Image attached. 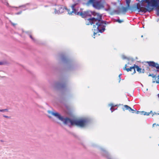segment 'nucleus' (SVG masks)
I'll use <instances>...</instances> for the list:
<instances>
[{
    "label": "nucleus",
    "instance_id": "f257e3e1",
    "mask_svg": "<svg viewBox=\"0 0 159 159\" xmlns=\"http://www.w3.org/2000/svg\"><path fill=\"white\" fill-rule=\"evenodd\" d=\"M81 0H77L71 6L72 9L71 11H70V9H67L66 7H63L61 5H57L55 9L54 13L55 14H60L63 12L64 9H65L70 15H72L74 14L75 15L81 16L83 18H85L87 16H90L93 15L95 17L90 18L87 19L86 21V24L89 25L96 23L95 25H93V27L94 29L92 30L93 31V36L97 34L99 32L103 33L105 30V25L108 23L102 20V14H100L95 11H83V9L82 8H80L79 10V8L77 5L81 2Z\"/></svg>",
    "mask_w": 159,
    "mask_h": 159
},
{
    "label": "nucleus",
    "instance_id": "f03ea898",
    "mask_svg": "<svg viewBox=\"0 0 159 159\" xmlns=\"http://www.w3.org/2000/svg\"><path fill=\"white\" fill-rule=\"evenodd\" d=\"M140 2L142 3L143 2L147 3L145 10L141 9L140 6H138L137 5L132 7L131 10L135 11L138 10L139 12L145 13L147 11H151L153 10L154 8H157L159 6V0H141Z\"/></svg>",
    "mask_w": 159,
    "mask_h": 159
},
{
    "label": "nucleus",
    "instance_id": "7ed1b4c3",
    "mask_svg": "<svg viewBox=\"0 0 159 159\" xmlns=\"http://www.w3.org/2000/svg\"><path fill=\"white\" fill-rule=\"evenodd\" d=\"M47 112L48 113L52 114L63 121L65 124H67L68 123H70L71 125H77V120L71 119L68 118H64L58 113H55L50 110H48Z\"/></svg>",
    "mask_w": 159,
    "mask_h": 159
},
{
    "label": "nucleus",
    "instance_id": "20e7f679",
    "mask_svg": "<svg viewBox=\"0 0 159 159\" xmlns=\"http://www.w3.org/2000/svg\"><path fill=\"white\" fill-rule=\"evenodd\" d=\"M67 79L65 77L61 78L59 81L56 83L55 87L58 89L66 91L67 90L66 86Z\"/></svg>",
    "mask_w": 159,
    "mask_h": 159
},
{
    "label": "nucleus",
    "instance_id": "39448f33",
    "mask_svg": "<svg viewBox=\"0 0 159 159\" xmlns=\"http://www.w3.org/2000/svg\"><path fill=\"white\" fill-rule=\"evenodd\" d=\"M86 4L88 6L91 4L93 7L98 10L101 9L104 7L103 2L101 0H89L87 2Z\"/></svg>",
    "mask_w": 159,
    "mask_h": 159
},
{
    "label": "nucleus",
    "instance_id": "423d86ee",
    "mask_svg": "<svg viewBox=\"0 0 159 159\" xmlns=\"http://www.w3.org/2000/svg\"><path fill=\"white\" fill-rule=\"evenodd\" d=\"M62 61L66 64L67 68L69 70H72L74 67V65L73 61L68 57L65 54H62L61 55Z\"/></svg>",
    "mask_w": 159,
    "mask_h": 159
},
{
    "label": "nucleus",
    "instance_id": "0eeeda50",
    "mask_svg": "<svg viewBox=\"0 0 159 159\" xmlns=\"http://www.w3.org/2000/svg\"><path fill=\"white\" fill-rule=\"evenodd\" d=\"M88 122L87 119H84L80 120H77L76 125L83 127Z\"/></svg>",
    "mask_w": 159,
    "mask_h": 159
},
{
    "label": "nucleus",
    "instance_id": "6e6552de",
    "mask_svg": "<svg viewBox=\"0 0 159 159\" xmlns=\"http://www.w3.org/2000/svg\"><path fill=\"white\" fill-rule=\"evenodd\" d=\"M101 153L103 156L106 157L107 159H112L108 153L104 148H101Z\"/></svg>",
    "mask_w": 159,
    "mask_h": 159
},
{
    "label": "nucleus",
    "instance_id": "1a4fd4ad",
    "mask_svg": "<svg viewBox=\"0 0 159 159\" xmlns=\"http://www.w3.org/2000/svg\"><path fill=\"white\" fill-rule=\"evenodd\" d=\"M149 66L155 67L157 69H159V65L156 63L154 61H149L148 62Z\"/></svg>",
    "mask_w": 159,
    "mask_h": 159
},
{
    "label": "nucleus",
    "instance_id": "9d476101",
    "mask_svg": "<svg viewBox=\"0 0 159 159\" xmlns=\"http://www.w3.org/2000/svg\"><path fill=\"white\" fill-rule=\"evenodd\" d=\"M124 70H126L128 72H129L130 71H132V70H133V73L132 74H134L136 72L134 66L131 67H130V68H129L124 69Z\"/></svg>",
    "mask_w": 159,
    "mask_h": 159
},
{
    "label": "nucleus",
    "instance_id": "9b49d317",
    "mask_svg": "<svg viewBox=\"0 0 159 159\" xmlns=\"http://www.w3.org/2000/svg\"><path fill=\"white\" fill-rule=\"evenodd\" d=\"M26 33L29 35L30 37L33 41H34V42H36V40L32 36L31 34V32L30 31H26Z\"/></svg>",
    "mask_w": 159,
    "mask_h": 159
},
{
    "label": "nucleus",
    "instance_id": "f8f14e48",
    "mask_svg": "<svg viewBox=\"0 0 159 159\" xmlns=\"http://www.w3.org/2000/svg\"><path fill=\"white\" fill-rule=\"evenodd\" d=\"M120 12V11L119 10H114L111 12V15H113L115 13H116L117 14H119Z\"/></svg>",
    "mask_w": 159,
    "mask_h": 159
},
{
    "label": "nucleus",
    "instance_id": "ddd939ff",
    "mask_svg": "<svg viewBox=\"0 0 159 159\" xmlns=\"http://www.w3.org/2000/svg\"><path fill=\"white\" fill-rule=\"evenodd\" d=\"M148 76H152L153 78H155L154 80H153L152 82L153 83H155V82H156V81H155V80H156V78L157 77L158 78V76L157 77L156 75H154L153 74H150Z\"/></svg>",
    "mask_w": 159,
    "mask_h": 159
},
{
    "label": "nucleus",
    "instance_id": "4468645a",
    "mask_svg": "<svg viewBox=\"0 0 159 159\" xmlns=\"http://www.w3.org/2000/svg\"><path fill=\"white\" fill-rule=\"evenodd\" d=\"M130 7H128V6L127 5L126 7H122V9L123 12H126L128 10V9Z\"/></svg>",
    "mask_w": 159,
    "mask_h": 159
},
{
    "label": "nucleus",
    "instance_id": "2eb2a0df",
    "mask_svg": "<svg viewBox=\"0 0 159 159\" xmlns=\"http://www.w3.org/2000/svg\"><path fill=\"white\" fill-rule=\"evenodd\" d=\"M152 112V111H151L150 112H147L144 111H141V114L144 115H149V114Z\"/></svg>",
    "mask_w": 159,
    "mask_h": 159
},
{
    "label": "nucleus",
    "instance_id": "dca6fc26",
    "mask_svg": "<svg viewBox=\"0 0 159 159\" xmlns=\"http://www.w3.org/2000/svg\"><path fill=\"white\" fill-rule=\"evenodd\" d=\"M135 66V68H136V70L137 71L139 72V73H141V69L137 65H134Z\"/></svg>",
    "mask_w": 159,
    "mask_h": 159
},
{
    "label": "nucleus",
    "instance_id": "f3484780",
    "mask_svg": "<svg viewBox=\"0 0 159 159\" xmlns=\"http://www.w3.org/2000/svg\"><path fill=\"white\" fill-rule=\"evenodd\" d=\"M109 106H111V108H110V110L111 111V112H112L114 110H115V109H113V107L115 106H114L113 104H109Z\"/></svg>",
    "mask_w": 159,
    "mask_h": 159
},
{
    "label": "nucleus",
    "instance_id": "a211bd4d",
    "mask_svg": "<svg viewBox=\"0 0 159 159\" xmlns=\"http://www.w3.org/2000/svg\"><path fill=\"white\" fill-rule=\"evenodd\" d=\"M126 3L127 4V5L128 6V7H130V4L131 2V0H125Z\"/></svg>",
    "mask_w": 159,
    "mask_h": 159
},
{
    "label": "nucleus",
    "instance_id": "6ab92c4d",
    "mask_svg": "<svg viewBox=\"0 0 159 159\" xmlns=\"http://www.w3.org/2000/svg\"><path fill=\"white\" fill-rule=\"evenodd\" d=\"M124 107L125 108L126 110H128L129 111L130 107L127 105H124Z\"/></svg>",
    "mask_w": 159,
    "mask_h": 159
},
{
    "label": "nucleus",
    "instance_id": "aec40b11",
    "mask_svg": "<svg viewBox=\"0 0 159 159\" xmlns=\"http://www.w3.org/2000/svg\"><path fill=\"white\" fill-rule=\"evenodd\" d=\"M2 2L5 4H6L7 6H9V4L6 0H4V1H3L2 0Z\"/></svg>",
    "mask_w": 159,
    "mask_h": 159
},
{
    "label": "nucleus",
    "instance_id": "412c9836",
    "mask_svg": "<svg viewBox=\"0 0 159 159\" xmlns=\"http://www.w3.org/2000/svg\"><path fill=\"white\" fill-rule=\"evenodd\" d=\"M137 111L136 110H134V109H132L130 107V108L129 110V111L131 112L132 113H134L135 111Z\"/></svg>",
    "mask_w": 159,
    "mask_h": 159
},
{
    "label": "nucleus",
    "instance_id": "4be33fe9",
    "mask_svg": "<svg viewBox=\"0 0 159 159\" xmlns=\"http://www.w3.org/2000/svg\"><path fill=\"white\" fill-rule=\"evenodd\" d=\"M116 21L120 23L124 21L123 20H120L119 19L116 20Z\"/></svg>",
    "mask_w": 159,
    "mask_h": 159
},
{
    "label": "nucleus",
    "instance_id": "5701e85b",
    "mask_svg": "<svg viewBox=\"0 0 159 159\" xmlns=\"http://www.w3.org/2000/svg\"><path fill=\"white\" fill-rule=\"evenodd\" d=\"M29 4L28 3H27L25 4H24V5H21V6H20L19 7H26V6L28 5Z\"/></svg>",
    "mask_w": 159,
    "mask_h": 159
},
{
    "label": "nucleus",
    "instance_id": "b1692460",
    "mask_svg": "<svg viewBox=\"0 0 159 159\" xmlns=\"http://www.w3.org/2000/svg\"><path fill=\"white\" fill-rule=\"evenodd\" d=\"M156 8V10L157 11V16H159V9L157 8Z\"/></svg>",
    "mask_w": 159,
    "mask_h": 159
},
{
    "label": "nucleus",
    "instance_id": "393cba45",
    "mask_svg": "<svg viewBox=\"0 0 159 159\" xmlns=\"http://www.w3.org/2000/svg\"><path fill=\"white\" fill-rule=\"evenodd\" d=\"M122 74H120L119 75V83L120 82V80H121V77H120V76H121Z\"/></svg>",
    "mask_w": 159,
    "mask_h": 159
},
{
    "label": "nucleus",
    "instance_id": "a878e982",
    "mask_svg": "<svg viewBox=\"0 0 159 159\" xmlns=\"http://www.w3.org/2000/svg\"><path fill=\"white\" fill-rule=\"evenodd\" d=\"M158 78H157V80L156 81V83H159V75H158Z\"/></svg>",
    "mask_w": 159,
    "mask_h": 159
},
{
    "label": "nucleus",
    "instance_id": "bb28decb",
    "mask_svg": "<svg viewBox=\"0 0 159 159\" xmlns=\"http://www.w3.org/2000/svg\"><path fill=\"white\" fill-rule=\"evenodd\" d=\"M122 57L123 59H125L127 58L124 55H122Z\"/></svg>",
    "mask_w": 159,
    "mask_h": 159
},
{
    "label": "nucleus",
    "instance_id": "cd10ccee",
    "mask_svg": "<svg viewBox=\"0 0 159 159\" xmlns=\"http://www.w3.org/2000/svg\"><path fill=\"white\" fill-rule=\"evenodd\" d=\"M22 11H20L19 12L17 13H16V15L20 14L22 13Z\"/></svg>",
    "mask_w": 159,
    "mask_h": 159
},
{
    "label": "nucleus",
    "instance_id": "c85d7f7f",
    "mask_svg": "<svg viewBox=\"0 0 159 159\" xmlns=\"http://www.w3.org/2000/svg\"><path fill=\"white\" fill-rule=\"evenodd\" d=\"M3 116L4 117H5V118H10V117H9V116H7L3 115Z\"/></svg>",
    "mask_w": 159,
    "mask_h": 159
},
{
    "label": "nucleus",
    "instance_id": "c756f323",
    "mask_svg": "<svg viewBox=\"0 0 159 159\" xmlns=\"http://www.w3.org/2000/svg\"><path fill=\"white\" fill-rule=\"evenodd\" d=\"M10 22H11V25H13V26H15L16 25V24H15V23H13V22H11V21H10Z\"/></svg>",
    "mask_w": 159,
    "mask_h": 159
},
{
    "label": "nucleus",
    "instance_id": "7c9ffc66",
    "mask_svg": "<svg viewBox=\"0 0 159 159\" xmlns=\"http://www.w3.org/2000/svg\"><path fill=\"white\" fill-rule=\"evenodd\" d=\"M142 70L141 73H144L145 70H144V69H142V70Z\"/></svg>",
    "mask_w": 159,
    "mask_h": 159
},
{
    "label": "nucleus",
    "instance_id": "2f4dec72",
    "mask_svg": "<svg viewBox=\"0 0 159 159\" xmlns=\"http://www.w3.org/2000/svg\"><path fill=\"white\" fill-rule=\"evenodd\" d=\"M0 111L1 112H4V109H0Z\"/></svg>",
    "mask_w": 159,
    "mask_h": 159
},
{
    "label": "nucleus",
    "instance_id": "473e14b6",
    "mask_svg": "<svg viewBox=\"0 0 159 159\" xmlns=\"http://www.w3.org/2000/svg\"><path fill=\"white\" fill-rule=\"evenodd\" d=\"M136 113L137 114H139V113H141V111H136Z\"/></svg>",
    "mask_w": 159,
    "mask_h": 159
},
{
    "label": "nucleus",
    "instance_id": "72a5a7b5",
    "mask_svg": "<svg viewBox=\"0 0 159 159\" xmlns=\"http://www.w3.org/2000/svg\"><path fill=\"white\" fill-rule=\"evenodd\" d=\"M4 111L5 112V111H8V109H4Z\"/></svg>",
    "mask_w": 159,
    "mask_h": 159
},
{
    "label": "nucleus",
    "instance_id": "f704fd0d",
    "mask_svg": "<svg viewBox=\"0 0 159 159\" xmlns=\"http://www.w3.org/2000/svg\"><path fill=\"white\" fill-rule=\"evenodd\" d=\"M4 64V63L2 62H0V65H3Z\"/></svg>",
    "mask_w": 159,
    "mask_h": 159
},
{
    "label": "nucleus",
    "instance_id": "c9c22d12",
    "mask_svg": "<svg viewBox=\"0 0 159 159\" xmlns=\"http://www.w3.org/2000/svg\"><path fill=\"white\" fill-rule=\"evenodd\" d=\"M155 71L156 72H159V69H157L155 70Z\"/></svg>",
    "mask_w": 159,
    "mask_h": 159
},
{
    "label": "nucleus",
    "instance_id": "e433bc0d",
    "mask_svg": "<svg viewBox=\"0 0 159 159\" xmlns=\"http://www.w3.org/2000/svg\"><path fill=\"white\" fill-rule=\"evenodd\" d=\"M126 66H127V65H126H126H125V68H124V69L126 68Z\"/></svg>",
    "mask_w": 159,
    "mask_h": 159
},
{
    "label": "nucleus",
    "instance_id": "4c0bfd02",
    "mask_svg": "<svg viewBox=\"0 0 159 159\" xmlns=\"http://www.w3.org/2000/svg\"><path fill=\"white\" fill-rule=\"evenodd\" d=\"M141 37H143V35H141Z\"/></svg>",
    "mask_w": 159,
    "mask_h": 159
},
{
    "label": "nucleus",
    "instance_id": "58836bf2",
    "mask_svg": "<svg viewBox=\"0 0 159 159\" xmlns=\"http://www.w3.org/2000/svg\"><path fill=\"white\" fill-rule=\"evenodd\" d=\"M159 20V19H158V20H157V21L158 22V21Z\"/></svg>",
    "mask_w": 159,
    "mask_h": 159
},
{
    "label": "nucleus",
    "instance_id": "ea45409f",
    "mask_svg": "<svg viewBox=\"0 0 159 159\" xmlns=\"http://www.w3.org/2000/svg\"><path fill=\"white\" fill-rule=\"evenodd\" d=\"M15 7V8H17V7Z\"/></svg>",
    "mask_w": 159,
    "mask_h": 159
},
{
    "label": "nucleus",
    "instance_id": "a19ab883",
    "mask_svg": "<svg viewBox=\"0 0 159 159\" xmlns=\"http://www.w3.org/2000/svg\"><path fill=\"white\" fill-rule=\"evenodd\" d=\"M154 125V124H153V126Z\"/></svg>",
    "mask_w": 159,
    "mask_h": 159
},
{
    "label": "nucleus",
    "instance_id": "79ce46f5",
    "mask_svg": "<svg viewBox=\"0 0 159 159\" xmlns=\"http://www.w3.org/2000/svg\"><path fill=\"white\" fill-rule=\"evenodd\" d=\"M159 146V144L158 145Z\"/></svg>",
    "mask_w": 159,
    "mask_h": 159
}]
</instances>
